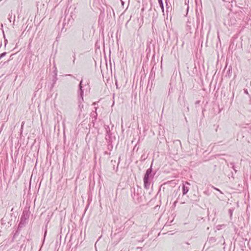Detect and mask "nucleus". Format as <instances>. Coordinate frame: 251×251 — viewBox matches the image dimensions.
<instances>
[{
	"label": "nucleus",
	"mask_w": 251,
	"mask_h": 251,
	"mask_svg": "<svg viewBox=\"0 0 251 251\" xmlns=\"http://www.w3.org/2000/svg\"><path fill=\"white\" fill-rule=\"evenodd\" d=\"M152 165L150 168L147 170L143 178L144 187L146 189H149L151 183V180L153 179L154 174L152 173Z\"/></svg>",
	"instance_id": "obj_1"
},
{
	"label": "nucleus",
	"mask_w": 251,
	"mask_h": 251,
	"mask_svg": "<svg viewBox=\"0 0 251 251\" xmlns=\"http://www.w3.org/2000/svg\"><path fill=\"white\" fill-rule=\"evenodd\" d=\"M29 217V213L28 211L24 210L23 212L22 215L21 216L20 222L18 225V226L20 228H23L28 222V220Z\"/></svg>",
	"instance_id": "obj_2"
},
{
	"label": "nucleus",
	"mask_w": 251,
	"mask_h": 251,
	"mask_svg": "<svg viewBox=\"0 0 251 251\" xmlns=\"http://www.w3.org/2000/svg\"><path fill=\"white\" fill-rule=\"evenodd\" d=\"M83 79H82L78 85V90L77 91V94L79 96L78 98V101L79 103H81L83 101Z\"/></svg>",
	"instance_id": "obj_3"
},
{
	"label": "nucleus",
	"mask_w": 251,
	"mask_h": 251,
	"mask_svg": "<svg viewBox=\"0 0 251 251\" xmlns=\"http://www.w3.org/2000/svg\"><path fill=\"white\" fill-rule=\"evenodd\" d=\"M186 184L190 185V183L187 181L185 182V184H183L182 185V194L183 195L186 194L189 191V188L185 186Z\"/></svg>",
	"instance_id": "obj_4"
},
{
	"label": "nucleus",
	"mask_w": 251,
	"mask_h": 251,
	"mask_svg": "<svg viewBox=\"0 0 251 251\" xmlns=\"http://www.w3.org/2000/svg\"><path fill=\"white\" fill-rule=\"evenodd\" d=\"M22 228H20L19 226H18L16 232H15V233L13 235V240L15 239L19 236Z\"/></svg>",
	"instance_id": "obj_5"
},
{
	"label": "nucleus",
	"mask_w": 251,
	"mask_h": 251,
	"mask_svg": "<svg viewBox=\"0 0 251 251\" xmlns=\"http://www.w3.org/2000/svg\"><path fill=\"white\" fill-rule=\"evenodd\" d=\"M158 1L159 4L161 8L162 11L163 12H164V5H163V0H158Z\"/></svg>",
	"instance_id": "obj_6"
},
{
	"label": "nucleus",
	"mask_w": 251,
	"mask_h": 251,
	"mask_svg": "<svg viewBox=\"0 0 251 251\" xmlns=\"http://www.w3.org/2000/svg\"><path fill=\"white\" fill-rule=\"evenodd\" d=\"M105 128L106 129V132L107 135H110L111 134V131L110 130L109 126H106Z\"/></svg>",
	"instance_id": "obj_7"
},
{
	"label": "nucleus",
	"mask_w": 251,
	"mask_h": 251,
	"mask_svg": "<svg viewBox=\"0 0 251 251\" xmlns=\"http://www.w3.org/2000/svg\"><path fill=\"white\" fill-rule=\"evenodd\" d=\"M6 52H4L1 54H0V55L1 56V58H2L3 57L5 56L6 54Z\"/></svg>",
	"instance_id": "obj_8"
},
{
	"label": "nucleus",
	"mask_w": 251,
	"mask_h": 251,
	"mask_svg": "<svg viewBox=\"0 0 251 251\" xmlns=\"http://www.w3.org/2000/svg\"><path fill=\"white\" fill-rule=\"evenodd\" d=\"M231 165H232V168H233V169L234 170V171H235V172L236 173L237 172V170L235 169V166L234 165H233V163H231Z\"/></svg>",
	"instance_id": "obj_9"
},
{
	"label": "nucleus",
	"mask_w": 251,
	"mask_h": 251,
	"mask_svg": "<svg viewBox=\"0 0 251 251\" xmlns=\"http://www.w3.org/2000/svg\"><path fill=\"white\" fill-rule=\"evenodd\" d=\"M66 76H71L74 78H75V76H74L73 75H71V74H67V75H65Z\"/></svg>",
	"instance_id": "obj_10"
},
{
	"label": "nucleus",
	"mask_w": 251,
	"mask_h": 251,
	"mask_svg": "<svg viewBox=\"0 0 251 251\" xmlns=\"http://www.w3.org/2000/svg\"><path fill=\"white\" fill-rule=\"evenodd\" d=\"M213 188L215 190H217V191H219V192H220V193L223 194V193H222V192H221L219 189H218V188H215V187H213Z\"/></svg>",
	"instance_id": "obj_11"
},
{
	"label": "nucleus",
	"mask_w": 251,
	"mask_h": 251,
	"mask_svg": "<svg viewBox=\"0 0 251 251\" xmlns=\"http://www.w3.org/2000/svg\"><path fill=\"white\" fill-rule=\"evenodd\" d=\"M78 103H79V104H78L79 108H80V109L81 108H83V105H81L82 103H80L78 102Z\"/></svg>",
	"instance_id": "obj_12"
},
{
	"label": "nucleus",
	"mask_w": 251,
	"mask_h": 251,
	"mask_svg": "<svg viewBox=\"0 0 251 251\" xmlns=\"http://www.w3.org/2000/svg\"><path fill=\"white\" fill-rule=\"evenodd\" d=\"M244 93L247 95H249V93L247 89H244Z\"/></svg>",
	"instance_id": "obj_13"
},
{
	"label": "nucleus",
	"mask_w": 251,
	"mask_h": 251,
	"mask_svg": "<svg viewBox=\"0 0 251 251\" xmlns=\"http://www.w3.org/2000/svg\"><path fill=\"white\" fill-rule=\"evenodd\" d=\"M47 230H46L45 233H44V238H45V237L47 235Z\"/></svg>",
	"instance_id": "obj_14"
},
{
	"label": "nucleus",
	"mask_w": 251,
	"mask_h": 251,
	"mask_svg": "<svg viewBox=\"0 0 251 251\" xmlns=\"http://www.w3.org/2000/svg\"><path fill=\"white\" fill-rule=\"evenodd\" d=\"M75 55H74V60H73V63L74 64L75 63Z\"/></svg>",
	"instance_id": "obj_15"
},
{
	"label": "nucleus",
	"mask_w": 251,
	"mask_h": 251,
	"mask_svg": "<svg viewBox=\"0 0 251 251\" xmlns=\"http://www.w3.org/2000/svg\"><path fill=\"white\" fill-rule=\"evenodd\" d=\"M200 102V100H197V101H196L195 104H199Z\"/></svg>",
	"instance_id": "obj_16"
},
{
	"label": "nucleus",
	"mask_w": 251,
	"mask_h": 251,
	"mask_svg": "<svg viewBox=\"0 0 251 251\" xmlns=\"http://www.w3.org/2000/svg\"><path fill=\"white\" fill-rule=\"evenodd\" d=\"M12 15L10 16V17L9 18V21L11 22V19Z\"/></svg>",
	"instance_id": "obj_17"
},
{
	"label": "nucleus",
	"mask_w": 251,
	"mask_h": 251,
	"mask_svg": "<svg viewBox=\"0 0 251 251\" xmlns=\"http://www.w3.org/2000/svg\"><path fill=\"white\" fill-rule=\"evenodd\" d=\"M229 212H230V215L231 216V215H232V212H231V210H230V209H229Z\"/></svg>",
	"instance_id": "obj_18"
},
{
	"label": "nucleus",
	"mask_w": 251,
	"mask_h": 251,
	"mask_svg": "<svg viewBox=\"0 0 251 251\" xmlns=\"http://www.w3.org/2000/svg\"><path fill=\"white\" fill-rule=\"evenodd\" d=\"M141 158H144L143 159L144 160H145V158H144V157H143V155L142 156Z\"/></svg>",
	"instance_id": "obj_19"
},
{
	"label": "nucleus",
	"mask_w": 251,
	"mask_h": 251,
	"mask_svg": "<svg viewBox=\"0 0 251 251\" xmlns=\"http://www.w3.org/2000/svg\"><path fill=\"white\" fill-rule=\"evenodd\" d=\"M141 158H144L143 159L144 160H145V158H144V157H143V155L142 156Z\"/></svg>",
	"instance_id": "obj_20"
},
{
	"label": "nucleus",
	"mask_w": 251,
	"mask_h": 251,
	"mask_svg": "<svg viewBox=\"0 0 251 251\" xmlns=\"http://www.w3.org/2000/svg\"><path fill=\"white\" fill-rule=\"evenodd\" d=\"M141 158H144L143 159L144 160H145V158H144V157H143V155L142 156Z\"/></svg>",
	"instance_id": "obj_21"
},
{
	"label": "nucleus",
	"mask_w": 251,
	"mask_h": 251,
	"mask_svg": "<svg viewBox=\"0 0 251 251\" xmlns=\"http://www.w3.org/2000/svg\"><path fill=\"white\" fill-rule=\"evenodd\" d=\"M250 104H251V99L250 100Z\"/></svg>",
	"instance_id": "obj_22"
},
{
	"label": "nucleus",
	"mask_w": 251,
	"mask_h": 251,
	"mask_svg": "<svg viewBox=\"0 0 251 251\" xmlns=\"http://www.w3.org/2000/svg\"><path fill=\"white\" fill-rule=\"evenodd\" d=\"M97 116V112H96V115H95V117H96Z\"/></svg>",
	"instance_id": "obj_23"
},
{
	"label": "nucleus",
	"mask_w": 251,
	"mask_h": 251,
	"mask_svg": "<svg viewBox=\"0 0 251 251\" xmlns=\"http://www.w3.org/2000/svg\"><path fill=\"white\" fill-rule=\"evenodd\" d=\"M187 110H189V107H187Z\"/></svg>",
	"instance_id": "obj_24"
}]
</instances>
